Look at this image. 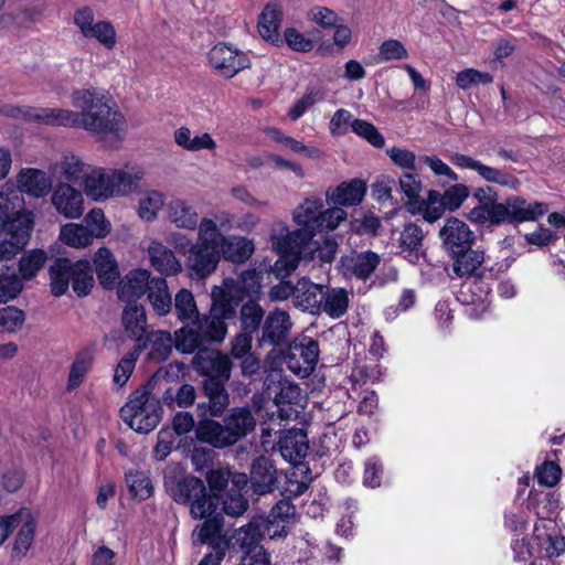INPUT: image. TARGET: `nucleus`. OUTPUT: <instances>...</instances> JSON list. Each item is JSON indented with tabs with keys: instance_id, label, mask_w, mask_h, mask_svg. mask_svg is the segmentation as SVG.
<instances>
[{
	"instance_id": "obj_1",
	"label": "nucleus",
	"mask_w": 565,
	"mask_h": 565,
	"mask_svg": "<svg viewBox=\"0 0 565 565\" xmlns=\"http://www.w3.org/2000/svg\"><path fill=\"white\" fill-rule=\"evenodd\" d=\"M211 297L212 305L207 315H200L174 332L178 351L193 353L205 344L220 343L225 339V321L235 317L238 300L230 288V280L224 281V287H214Z\"/></svg>"
},
{
	"instance_id": "obj_2",
	"label": "nucleus",
	"mask_w": 565,
	"mask_h": 565,
	"mask_svg": "<svg viewBox=\"0 0 565 565\" xmlns=\"http://www.w3.org/2000/svg\"><path fill=\"white\" fill-rule=\"evenodd\" d=\"M72 105L81 110V129L94 135H110L122 140L127 121L117 103L103 89L89 87L75 89Z\"/></svg>"
},
{
	"instance_id": "obj_3",
	"label": "nucleus",
	"mask_w": 565,
	"mask_h": 565,
	"mask_svg": "<svg viewBox=\"0 0 565 565\" xmlns=\"http://www.w3.org/2000/svg\"><path fill=\"white\" fill-rule=\"evenodd\" d=\"M256 427V419L249 407H233L223 423L211 418L201 419L195 428L196 438L214 448L235 445Z\"/></svg>"
},
{
	"instance_id": "obj_4",
	"label": "nucleus",
	"mask_w": 565,
	"mask_h": 565,
	"mask_svg": "<svg viewBox=\"0 0 565 565\" xmlns=\"http://www.w3.org/2000/svg\"><path fill=\"white\" fill-rule=\"evenodd\" d=\"M548 210L545 203L527 202L521 196H509L503 203L480 204L473 207L468 218L478 224L489 222L494 225L501 223H521L536 221Z\"/></svg>"
},
{
	"instance_id": "obj_5",
	"label": "nucleus",
	"mask_w": 565,
	"mask_h": 565,
	"mask_svg": "<svg viewBox=\"0 0 565 565\" xmlns=\"http://www.w3.org/2000/svg\"><path fill=\"white\" fill-rule=\"evenodd\" d=\"M271 245L279 258L271 267L278 279H285L298 267L303 253L310 248L309 234L303 231H289L279 224L271 234Z\"/></svg>"
},
{
	"instance_id": "obj_6",
	"label": "nucleus",
	"mask_w": 565,
	"mask_h": 565,
	"mask_svg": "<svg viewBox=\"0 0 565 565\" xmlns=\"http://www.w3.org/2000/svg\"><path fill=\"white\" fill-rule=\"evenodd\" d=\"M49 271L51 290L56 297L67 291L70 282L78 297L88 295L94 286L93 268L86 259L72 262L67 258H57L50 266Z\"/></svg>"
},
{
	"instance_id": "obj_7",
	"label": "nucleus",
	"mask_w": 565,
	"mask_h": 565,
	"mask_svg": "<svg viewBox=\"0 0 565 565\" xmlns=\"http://www.w3.org/2000/svg\"><path fill=\"white\" fill-rule=\"evenodd\" d=\"M161 405L148 386L134 391L121 407L122 420L135 431L148 434L161 419Z\"/></svg>"
},
{
	"instance_id": "obj_8",
	"label": "nucleus",
	"mask_w": 565,
	"mask_h": 565,
	"mask_svg": "<svg viewBox=\"0 0 565 565\" xmlns=\"http://www.w3.org/2000/svg\"><path fill=\"white\" fill-rule=\"evenodd\" d=\"M178 503L188 504L193 518L210 516L217 509V500L207 493L204 482L193 476L166 483Z\"/></svg>"
},
{
	"instance_id": "obj_9",
	"label": "nucleus",
	"mask_w": 565,
	"mask_h": 565,
	"mask_svg": "<svg viewBox=\"0 0 565 565\" xmlns=\"http://www.w3.org/2000/svg\"><path fill=\"white\" fill-rule=\"evenodd\" d=\"M34 225V214L28 210L13 213L0 231V265L12 259L28 243Z\"/></svg>"
},
{
	"instance_id": "obj_10",
	"label": "nucleus",
	"mask_w": 565,
	"mask_h": 565,
	"mask_svg": "<svg viewBox=\"0 0 565 565\" xmlns=\"http://www.w3.org/2000/svg\"><path fill=\"white\" fill-rule=\"evenodd\" d=\"M319 352L317 340L309 337L295 339L285 356L286 366L297 376L305 379L316 369Z\"/></svg>"
},
{
	"instance_id": "obj_11",
	"label": "nucleus",
	"mask_w": 565,
	"mask_h": 565,
	"mask_svg": "<svg viewBox=\"0 0 565 565\" xmlns=\"http://www.w3.org/2000/svg\"><path fill=\"white\" fill-rule=\"evenodd\" d=\"M210 66L224 78H233L250 66L246 53L227 43L215 44L207 54Z\"/></svg>"
},
{
	"instance_id": "obj_12",
	"label": "nucleus",
	"mask_w": 565,
	"mask_h": 565,
	"mask_svg": "<svg viewBox=\"0 0 565 565\" xmlns=\"http://www.w3.org/2000/svg\"><path fill=\"white\" fill-rule=\"evenodd\" d=\"M10 115L14 118H24L39 124L81 128V110L62 108L17 107Z\"/></svg>"
},
{
	"instance_id": "obj_13",
	"label": "nucleus",
	"mask_w": 565,
	"mask_h": 565,
	"mask_svg": "<svg viewBox=\"0 0 565 565\" xmlns=\"http://www.w3.org/2000/svg\"><path fill=\"white\" fill-rule=\"evenodd\" d=\"M193 366L205 380L226 383L231 377L232 362L226 354L214 349H201L193 358Z\"/></svg>"
},
{
	"instance_id": "obj_14",
	"label": "nucleus",
	"mask_w": 565,
	"mask_h": 565,
	"mask_svg": "<svg viewBox=\"0 0 565 565\" xmlns=\"http://www.w3.org/2000/svg\"><path fill=\"white\" fill-rule=\"evenodd\" d=\"M450 162L457 168L476 171L481 179L489 183H495L511 190H518L521 184L516 177L498 168L487 166L467 154L456 152L450 157Z\"/></svg>"
},
{
	"instance_id": "obj_15",
	"label": "nucleus",
	"mask_w": 565,
	"mask_h": 565,
	"mask_svg": "<svg viewBox=\"0 0 565 565\" xmlns=\"http://www.w3.org/2000/svg\"><path fill=\"white\" fill-rule=\"evenodd\" d=\"M51 191V203L60 215L67 220H76L84 214L82 191L65 182L57 183Z\"/></svg>"
},
{
	"instance_id": "obj_16",
	"label": "nucleus",
	"mask_w": 565,
	"mask_h": 565,
	"mask_svg": "<svg viewBox=\"0 0 565 565\" xmlns=\"http://www.w3.org/2000/svg\"><path fill=\"white\" fill-rule=\"evenodd\" d=\"M444 248L450 254H458L472 245L475 236L469 226L457 217L446 220L439 231Z\"/></svg>"
},
{
	"instance_id": "obj_17",
	"label": "nucleus",
	"mask_w": 565,
	"mask_h": 565,
	"mask_svg": "<svg viewBox=\"0 0 565 565\" xmlns=\"http://www.w3.org/2000/svg\"><path fill=\"white\" fill-rule=\"evenodd\" d=\"M221 252L192 244L185 253V266L192 277L204 279L217 267Z\"/></svg>"
},
{
	"instance_id": "obj_18",
	"label": "nucleus",
	"mask_w": 565,
	"mask_h": 565,
	"mask_svg": "<svg viewBox=\"0 0 565 565\" xmlns=\"http://www.w3.org/2000/svg\"><path fill=\"white\" fill-rule=\"evenodd\" d=\"M277 470L267 457L256 458L250 467L249 489L253 495L271 493L277 487Z\"/></svg>"
},
{
	"instance_id": "obj_19",
	"label": "nucleus",
	"mask_w": 565,
	"mask_h": 565,
	"mask_svg": "<svg viewBox=\"0 0 565 565\" xmlns=\"http://www.w3.org/2000/svg\"><path fill=\"white\" fill-rule=\"evenodd\" d=\"M292 322L287 311L276 308L265 318L262 328L260 345H279L284 343L290 333Z\"/></svg>"
},
{
	"instance_id": "obj_20",
	"label": "nucleus",
	"mask_w": 565,
	"mask_h": 565,
	"mask_svg": "<svg viewBox=\"0 0 565 565\" xmlns=\"http://www.w3.org/2000/svg\"><path fill=\"white\" fill-rule=\"evenodd\" d=\"M199 519L203 522L199 523L192 532L193 543L209 544L212 550H218L217 547H222L224 544L227 551L230 542L222 534L223 518L214 512L210 516Z\"/></svg>"
},
{
	"instance_id": "obj_21",
	"label": "nucleus",
	"mask_w": 565,
	"mask_h": 565,
	"mask_svg": "<svg viewBox=\"0 0 565 565\" xmlns=\"http://www.w3.org/2000/svg\"><path fill=\"white\" fill-rule=\"evenodd\" d=\"M295 289V307L312 315L319 313L321 311L323 299L326 298V296H323V286L313 284L303 277L297 281Z\"/></svg>"
},
{
	"instance_id": "obj_22",
	"label": "nucleus",
	"mask_w": 565,
	"mask_h": 565,
	"mask_svg": "<svg viewBox=\"0 0 565 565\" xmlns=\"http://www.w3.org/2000/svg\"><path fill=\"white\" fill-rule=\"evenodd\" d=\"M151 266L164 276H174L182 271L181 262L173 250L158 239H151L147 247Z\"/></svg>"
},
{
	"instance_id": "obj_23",
	"label": "nucleus",
	"mask_w": 565,
	"mask_h": 565,
	"mask_svg": "<svg viewBox=\"0 0 565 565\" xmlns=\"http://www.w3.org/2000/svg\"><path fill=\"white\" fill-rule=\"evenodd\" d=\"M17 184L22 193L40 199L46 196L52 188L53 181L51 177L39 169H22L17 178Z\"/></svg>"
},
{
	"instance_id": "obj_24",
	"label": "nucleus",
	"mask_w": 565,
	"mask_h": 565,
	"mask_svg": "<svg viewBox=\"0 0 565 565\" xmlns=\"http://www.w3.org/2000/svg\"><path fill=\"white\" fill-rule=\"evenodd\" d=\"M36 527V520L32 512L26 508L19 510L18 533L12 546V558L22 559L26 556L32 546Z\"/></svg>"
},
{
	"instance_id": "obj_25",
	"label": "nucleus",
	"mask_w": 565,
	"mask_h": 565,
	"mask_svg": "<svg viewBox=\"0 0 565 565\" xmlns=\"http://www.w3.org/2000/svg\"><path fill=\"white\" fill-rule=\"evenodd\" d=\"M166 212L168 221L180 230L194 231L201 221L196 209L180 198L169 201Z\"/></svg>"
},
{
	"instance_id": "obj_26",
	"label": "nucleus",
	"mask_w": 565,
	"mask_h": 565,
	"mask_svg": "<svg viewBox=\"0 0 565 565\" xmlns=\"http://www.w3.org/2000/svg\"><path fill=\"white\" fill-rule=\"evenodd\" d=\"M381 257L372 252L365 250L342 257L341 265L345 275L359 279H367L380 265Z\"/></svg>"
},
{
	"instance_id": "obj_27",
	"label": "nucleus",
	"mask_w": 565,
	"mask_h": 565,
	"mask_svg": "<svg viewBox=\"0 0 565 565\" xmlns=\"http://www.w3.org/2000/svg\"><path fill=\"white\" fill-rule=\"evenodd\" d=\"M136 342L135 350L140 354L143 349L150 348L149 356L154 360H166L172 351L175 339L173 340L169 331L157 330L146 332Z\"/></svg>"
},
{
	"instance_id": "obj_28",
	"label": "nucleus",
	"mask_w": 565,
	"mask_h": 565,
	"mask_svg": "<svg viewBox=\"0 0 565 565\" xmlns=\"http://www.w3.org/2000/svg\"><path fill=\"white\" fill-rule=\"evenodd\" d=\"M365 191L366 188L364 182L353 179L350 182H343L335 188H329L326 192V196L330 204L337 206H353L362 202Z\"/></svg>"
},
{
	"instance_id": "obj_29",
	"label": "nucleus",
	"mask_w": 565,
	"mask_h": 565,
	"mask_svg": "<svg viewBox=\"0 0 565 565\" xmlns=\"http://www.w3.org/2000/svg\"><path fill=\"white\" fill-rule=\"evenodd\" d=\"M150 282V274L146 269H137L130 271L120 282L118 287V297L128 305L142 297Z\"/></svg>"
},
{
	"instance_id": "obj_30",
	"label": "nucleus",
	"mask_w": 565,
	"mask_h": 565,
	"mask_svg": "<svg viewBox=\"0 0 565 565\" xmlns=\"http://www.w3.org/2000/svg\"><path fill=\"white\" fill-rule=\"evenodd\" d=\"M281 456L290 461L297 462L308 452V438L302 429H289L282 433L278 441Z\"/></svg>"
},
{
	"instance_id": "obj_31",
	"label": "nucleus",
	"mask_w": 565,
	"mask_h": 565,
	"mask_svg": "<svg viewBox=\"0 0 565 565\" xmlns=\"http://www.w3.org/2000/svg\"><path fill=\"white\" fill-rule=\"evenodd\" d=\"M84 192L95 201L114 196L110 170L102 168L92 169L84 180Z\"/></svg>"
},
{
	"instance_id": "obj_32",
	"label": "nucleus",
	"mask_w": 565,
	"mask_h": 565,
	"mask_svg": "<svg viewBox=\"0 0 565 565\" xmlns=\"http://www.w3.org/2000/svg\"><path fill=\"white\" fill-rule=\"evenodd\" d=\"M300 388L297 384L280 380L278 382V392L275 394L274 402L278 407V414L281 419L297 418L298 411L292 407L300 398Z\"/></svg>"
},
{
	"instance_id": "obj_33",
	"label": "nucleus",
	"mask_w": 565,
	"mask_h": 565,
	"mask_svg": "<svg viewBox=\"0 0 565 565\" xmlns=\"http://www.w3.org/2000/svg\"><path fill=\"white\" fill-rule=\"evenodd\" d=\"M323 201L320 198L306 199L294 212V221L302 226L300 230H308L315 235L319 228Z\"/></svg>"
},
{
	"instance_id": "obj_34",
	"label": "nucleus",
	"mask_w": 565,
	"mask_h": 565,
	"mask_svg": "<svg viewBox=\"0 0 565 565\" xmlns=\"http://www.w3.org/2000/svg\"><path fill=\"white\" fill-rule=\"evenodd\" d=\"M452 270L457 277H470L484 262V253L482 250L472 249L471 246L463 248L458 254H451Z\"/></svg>"
},
{
	"instance_id": "obj_35",
	"label": "nucleus",
	"mask_w": 565,
	"mask_h": 565,
	"mask_svg": "<svg viewBox=\"0 0 565 565\" xmlns=\"http://www.w3.org/2000/svg\"><path fill=\"white\" fill-rule=\"evenodd\" d=\"M204 395L207 397V409L211 416L220 417L230 404V395L225 388V383L214 380L203 381Z\"/></svg>"
},
{
	"instance_id": "obj_36",
	"label": "nucleus",
	"mask_w": 565,
	"mask_h": 565,
	"mask_svg": "<svg viewBox=\"0 0 565 565\" xmlns=\"http://www.w3.org/2000/svg\"><path fill=\"white\" fill-rule=\"evenodd\" d=\"M147 292L148 299L158 315L163 316L170 311L172 298L164 278H151Z\"/></svg>"
},
{
	"instance_id": "obj_37",
	"label": "nucleus",
	"mask_w": 565,
	"mask_h": 565,
	"mask_svg": "<svg viewBox=\"0 0 565 565\" xmlns=\"http://www.w3.org/2000/svg\"><path fill=\"white\" fill-rule=\"evenodd\" d=\"M196 228L198 239L195 244L221 252V248L226 243V237L221 233L215 221L203 217Z\"/></svg>"
},
{
	"instance_id": "obj_38",
	"label": "nucleus",
	"mask_w": 565,
	"mask_h": 565,
	"mask_svg": "<svg viewBox=\"0 0 565 565\" xmlns=\"http://www.w3.org/2000/svg\"><path fill=\"white\" fill-rule=\"evenodd\" d=\"M175 143L188 151H200L203 149L213 150L216 143L212 136L207 132L202 135L192 136L188 127H180L174 131Z\"/></svg>"
},
{
	"instance_id": "obj_39",
	"label": "nucleus",
	"mask_w": 565,
	"mask_h": 565,
	"mask_svg": "<svg viewBox=\"0 0 565 565\" xmlns=\"http://www.w3.org/2000/svg\"><path fill=\"white\" fill-rule=\"evenodd\" d=\"M122 324L129 338L140 339L146 333L147 317L142 306L127 305L122 313Z\"/></svg>"
},
{
	"instance_id": "obj_40",
	"label": "nucleus",
	"mask_w": 565,
	"mask_h": 565,
	"mask_svg": "<svg viewBox=\"0 0 565 565\" xmlns=\"http://www.w3.org/2000/svg\"><path fill=\"white\" fill-rule=\"evenodd\" d=\"M96 273L102 285L113 286L118 278L117 263L108 248L102 247L94 258Z\"/></svg>"
},
{
	"instance_id": "obj_41",
	"label": "nucleus",
	"mask_w": 565,
	"mask_h": 565,
	"mask_svg": "<svg viewBox=\"0 0 565 565\" xmlns=\"http://www.w3.org/2000/svg\"><path fill=\"white\" fill-rule=\"evenodd\" d=\"M323 306L321 311L329 317L338 319L342 317L349 308V294L343 288H326L323 290Z\"/></svg>"
},
{
	"instance_id": "obj_42",
	"label": "nucleus",
	"mask_w": 565,
	"mask_h": 565,
	"mask_svg": "<svg viewBox=\"0 0 565 565\" xmlns=\"http://www.w3.org/2000/svg\"><path fill=\"white\" fill-rule=\"evenodd\" d=\"M399 191L407 198L406 206L412 214L420 211L422 182L413 173H404L398 179Z\"/></svg>"
},
{
	"instance_id": "obj_43",
	"label": "nucleus",
	"mask_w": 565,
	"mask_h": 565,
	"mask_svg": "<svg viewBox=\"0 0 565 565\" xmlns=\"http://www.w3.org/2000/svg\"><path fill=\"white\" fill-rule=\"evenodd\" d=\"M174 311L178 320L183 326L192 322L201 315L193 294L188 289H181L177 292L174 297Z\"/></svg>"
},
{
	"instance_id": "obj_44",
	"label": "nucleus",
	"mask_w": 565,
	"mask_h": 565,
	"mask_svg": "<svg viewBox=\"0 0 565 565\" xmlns=\"http://www.w3.org/2000/svg\"><path fill=\"white\" fill-rule=\"evenodd\" d=\"M303 232L309 234V243L310 248L303 253V258H309L311 260H319L321 263L329 264L333 260L338 244L333 238H326L321 244L317 241H313V235L308 230H302Z\"/></svg>"
},
{
	"instance_id": "obj_45",
	"label": "nucleus",
	"mask_w": 565,
	"mask_h": 565,
	"mask_svg": "<svg viewBox=\"0 0 565 565\" xmlns=\"http://www.w3.org/2000/svg\"><path fill=\"white\" fill-rule=\"evenodd\" d=\"M60 238L63 243L71 247L81 248L88 246L94 236L87 228L82 224L68 223L61 227Z\"/></svg>"
},
{
	"instance_id": "obj_46",
	"label": "nucleus",
	"mask_w": 565,
	"mask_h": 565,
	"mask_svg": "<svg viewBox=\"0 0 565 565\" xmlns=\"http://www.w3.org/2000/svg\"><path fill=\"white\" fill-rule=\"evenodd\" d=\"M280 11L275 6H267L260 14L258 31L263 39L276 42L279 39Z\"/></svg>"
},
{
	"instance_id": "obj_47",
	"label": "nucleus",
	"mask_w": 565,
	"mask_h": 565,
	"mask_svg": "<svg viewBox=\"0 0 565 565\" xmlns=\"http://www.w3.org/2000/svg\"><path fill=\"white\" fill-rule=\"evenodd\" d=\"M418 203H420V211L418 213H422L424 220L429 223L437 221L448 211L441 193L436 190H429L427 198L420 199Z\"/></svg>"
},
{
	"instance_id": "obj_48",
	"label": "nucleus",
	"mask_w": 565,
	"mask_h": 565,
	"mask_svg": "<svg viewBox=\"0 0 565 565\" xmlns=\"http://www.w3.org/2000/svg\"><path fill=\"white\" fill-rule=\"evenodd\" d=\"M424 236L420 226L414 223L406 224L399 236L402 252H408L409 256L418 258V252L423 245Z\"/></svg>"
},
{
	"instance_id": "obj_49",
	"label": "nucleus",
	"mask_w": 565,
	"mask_h": 565,
	"mask_svg": "<svg viewBox=\"0 0 565 565\" xmlns=\"http://www.w3.org/2000/svg\"><path fill=\"white\" fill-rule=\"evenodd\" d=\"M263 318L264 310L257 302L253 300L245 302L239 312L242 331L253 334L259 329Z\"/></svg>"
},
{
	"instance_id": "obj_50",
	"label": "nucleus",
	"mask_w": 565,
	"mask_h": 565,
	"mask_svg": "<svg viewBox=\"0 0 565 565\" xmlns=\"http://www.w3.org/2000/svg\"><path fill=\"white\" fill-rule=\"evenodd\" d=\"M260 537V527L253 522L239 527L233 535L234 544L238 545L244 553H249L254 547H262L259 545Z\"/></svg>"
},
{
	"instance_id": "obj_51",
	"label": "nucleus",
	"mask_w": 565,
	"mask_h": 565,
	"mask_svg": "<svg viewBox=\"0 0 565 565\" xmlns=\"http://www.w3.org/2000/svg\"><path fill=\"white\" fill-rule=\"evenodd\" d=\"M114 195H125L136 190L141 177L124 169L110 170Z\"/></svg>"
},
{
	"instance_id": "obj_52",
	"label": "nucleus",
	"mask_w": 565,
	"mask_h": 565,
	"mask_svg": "<svg viewBox=\"0 0 565 565\" xmlns=\"http://www.w3.org/2000/svg\"><path fill=\"white\" fill-rule=\"evenodd\" d=\"M22 290V282L13 269L0 265V303L13 299Z\"/></svg>"
},
{
	"instance_id": "obj_53",
	"label": "nucleus",
	"mask_w": 565,
	"mask_h": 565,
	"mask_svg": "<svg viewBox=\"0 0 565 565\" xmlns=\"http://www.w3.org/2000/svg\"><path fill=\"white\" fill-rule=\"evenodd\" d=\"M166 196L159 191H149L139 202L138 213L145 221H153L164 205Z\"/></svg>"
},
{
	"instance_id": "obj_54",
	"label": "nucleus",
	"mask_w": 565,
	"mask_h": 565,
	"mask_svg": "<svg viewBox=\"0 0 565 565\" xmlns=\"http://www.w3.org/2000/svg\"><path fill=\"white\" fill-rule=\"evenodd\" d=\"M56 169L67 179L68 181H78L86 178L89 173L86 170V164L74 154H65L62 160L56 163Z\"/></svg>"
},
{
	"instance_id": "obj_55",
	"label": "nucleus",
	"mask_w": 565,
	"mask_h": 565,
	"mask_svg": "<svg viewBox=\"0 0 565 565\" xmlns=\"http://www.w3.org/2000/svg\"><path fill=\"white\" fill-rule=\"evenodd\" d=\"M93 358L89 353L81 352L76 355L68 375L67 388L70 391L78 387L92 366Z\"/></svg>"
},
{
	"instance_id": "obj_56",
	"label": "nucleus",
	"mask_w": 565,
	"mask_h": 565,
	"mask_svg": "<svg viewBox=\"0 0 565 565\" xmlns=\"http://www.w3.org/2000/svg\"><path fill=\"white\" fill-rule=\"evenodd\" d=\"M126 481L134 498L138 500H146L151 495V481L143 472L129 471L126 475Z\"/></svg>"
},
{
	"instance_id": "obj_57",
	"label": "nucleus",
	"mask_w": 565,
	"mask_h": 565,
	"mask_svg": "<svg viewBox=\"0 0 565 565\" xmlns=\"http://www.w3.org/2000/svg\"><path fill=\"white\" fill-rule=\"evenodd\" d=\"M46 254L41 249H34L23 255L20 260V274L24 279L33 278L43 267Z\"/></svg>"
},
{
	"instance_id": "obj_58",
	"label": "nucleus",
	"mask_w": 565,
	"mask_h": 565,
	"mask_svg": "<svg viewBox=\"0 0 565 565\" xmlns=\"http://www.w3.org/2000/svg\"><path fill=\"white\" fill-rule=\"evenodd\" d=\"M85 38L96 39L107 49H113L116 44V32L114 26L107 21L95 22L84 34Z\"/></svg>"
},
{
	"instance_id": "obj_59",
	"label": "nucleus",
	"mask_w": 565,
	"mask_h": 565,
	"mask_svg": "<svg viewBox=\"0 0 565 565\" xmlns=\"http://www.w3.org/2000/svg\"><path fill=\"white\" fill-rule=\"evenodd\" d=\"M351 128L353 132L369 141L373 147L382 148L385 143L384 137L380 134L377 128L369 121L353 119Z\"/></svg>"
},
{
	"instance_id": "obj_60",
	"label": "nucleus",
	"mask_w": 565,
	"mask_h": 565,
	"mask_svg": "<svg viewBox=\"0 0 565 565\" xmlns=\"http://www.w3.org/2000/svg\"><path fill=\"white\" fill-rule=\"evenodd\" d=\"M226 254L233 262H244L254 252V245L252 241L245 237H233L228 242L226 241Z\"/></svg>"
},
{
	"instance_id": "obj_61",
	"label": "nucleus",
	"mask_w": 565,
	"mask_h": 565,
	"mask_svg": "<svg viewBox=\"0 0 565 565\" xmlns=\"http://www.w3.org/2000/svg\"><path fill=\"white\" fill-rule=\"evenodd\" d=\"M138 356H139V353L136 350L129 351L118 362V364L115 369L114 377H113L114 383L118 387H122L127 383L129 377L131 376V374L135 370L136 361H137Z\"/></svg>"
},
{
	"instance_id": "obj_62",
	"label": "nucleus",
	"mask_w": 565,
	"mask_h": 565,
	"mask_svg": "<svg viewBox=\"0 0 565 565\" xmlns=\"http://www.w3.org/2000/svg\"><path fill=\"white\" fill-rule=\"evenodd\" d=\"M493 76L475 68H467L456 75V84L459 88L466 90L479 84H490Z\"/></svg>"
},
{
	"instance_id": "obj_63",
	"label": "nucleus",
	"mask_w": 565,
	"mask_h": 565,
	"mask_svg": "<svg viewBox=\"0 0 565 565\" xmlns=\"http://www.w3.org/2000/svg\"><path fill=\"white\" fill-rule=\"evenodd\" d=\"M24 313L15 307L0 309V332H14L22 327Z\"/></svg>"
},
{
	"instance_id": "obj_64",
	"label": "nucleus",
	"mask_w": 565,
	"mask_h": 565,
	"mask_svg": "<svg viewBox=\"0 0 565 565\" xmlns=\"http://www.w3.org/2000/svg\"><path fill=\"white\" fill-rule=\"evenodd\" d=\"M296 515L295 505L287 499L279 500L270 510L267 522L288 525Z\"/></svg>"
}]
</instances>
